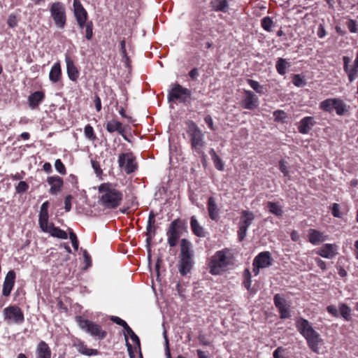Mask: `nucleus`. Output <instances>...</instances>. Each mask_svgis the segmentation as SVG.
Wrapping results in <instances>:
<instances>
[{
	"instance_id": "nucleus-1",
	"label": "nucleus",
	"mask_w": 358,
	"mask_h": 358,
	"mask_svg": "<svg viewBox=\"0 0 358 358\" xmlns=\"http://www.w3.org/2000/svg\"><path fill=\"white\" fill-rule=\"evenodd\" d=\"M296 328L300 334L306 339L308 348L315 353H319V345L322 343V338L316 331L311 323L306 319L298 317L296 320Z\"/></svg>"
},
{
	"instance_id": "nucleus-2",
	"label": "nucleus",
	"mask_w": 358,
	"mask_h": 358,
	"mask_svg": "<svg viewBox=\"0 0 358 358\" xmlns=\"http://www.w3.org/2000/svg\"><path fill=\"white\" fill-rule=\"evenodd\" d=\"M99 201L106 209L117 208L122 200V193L115 189L111 184L103 183L99 187Z\"/></svg>"
},
{
	"instance_id": "nucleus-3",
	"label": "nucleus",
	"mask_w": 358,
	"mask_h": 358,
	"mask_svg": "<svg viewBox=\"0 0 358 358\" xmlns=\"http://www.w3.org/2000/svg\"><path fill=\"white\" fill-rule=\"evenodd\" d=\"M187 125V134L193 153L201 157L203 161H205L206 155L203 149L206 145V141L203 133L193 121H188Z\"/></svg>"
},
{
	"instance_id": "nucleus-4",
	"label": "nucleus",
	"mask_w": 358,
	"mask_h": 358,
	"mask_svg": "<svg viewBox=\"0 0 358 358\" xmlns=\"http://www.w3.org/2000/svg\"><path fill=\"white\" fill-rule=\"evenodd\" d=\"M231 262V254L227 248L217 251L208 262L209 272L212 275H219L224 272Z\"/></svg>"
},
{
	"instance_id": "nucleus-5",
	"label": "nucleus",
	"mask_w": 358,
	"mask_h": 358,
	"mask_svg": "<svg viewBox=\"0 0 358 358\" xmlns=\"http://www.w3.org/2000/svg\"><path fill=\"white\" fill-rule=\"evenodd\" d=\"M192 256L191 243L185 238L182 239L178 262V270L182 275H186L191 271L194 264Z\"/></svg>"
},
{
	"instance_id": "nucleus-6",
	"label": "nucleus",
	"mask_w": 358,
	"mask_h": 358,
	"mask_svg": "<svg viewBox=\"0 0 358 358\" xmlns=\"http://www.w3.org/2000/svg\"><path fill=\"white\" fill-rule=\"evenodd\" d=\"M76 320L80 329L90 334L91 336L99 340H103L106 337L107 332L102 329L99 324L89 320L84 319L82 317H78Z\"/></svg>"
},
{
	"instance_id": "nucleus-7",
	"label": "nucleus",
	"mask_w": 358,
	"mask_h": 358,
	"mask_svg": "<svg viewBox=\"0 0 358 358\" xmlns=\"http://www.w3.org/2000/svg\"><path fill=\"white\" fill-rule=\"evenodd\" d=\"M50 13L56 27L63 29L66 24V8L64 3L59 1L52 3L50 6Z\"/></svg>"
},
{
	"instance_id": "nucleus-8",
	"label": "nucleus",
	"mask_w": 358,
	"mask_h": 358,
	"mask_svg": "<svg viewBox=\"0 0 358 358\" xmlns=\"http://www.w3.org/2000/svg\"><path fill=\"white\" fill-rule=\"evenodd\" d=\"M3 319L8 323L22 324L24 316L22 310L17 306H9L3 310Z\"/></svg>"
},
{
	"instance_id": "nucleus-9",
	"label": "nucleus",
	"mask_w": 358,
	"mask_h": 358,
	"mask_svg": "<svg viewBox=\"0 0 358 358\" xmlns=\"http://www.w3.org/2000/svg\"><path fill=\"white\" fill-rule=\"evenodd\" d=\"M190 96L191 91L189 89L183 87L178 83H176L169 92L168 99L169 101L178 100L180 102L185 103Z\"/></svg>"
},
{
	"instance_id": "nucleus-10",
	"label": "nucleus",
	"mask_w": 358,
	"mask_h": 358,
	"mask_svg": "<svg viewBox=\"0 0 358 358\" xmlns=\"http://www.w3.org/2000/svg\"><path fill=\"white\" fill-rule=\"evenodd\" d=\"M135 160L136 158L131 152L122 153L119 155L118 164L127 174H130L137 169Z\"/></svg>"
},
{
	"instance_id": "nucleus-11",
	"label": "nucleus",
	"mask_w": 358,
	"mask_h": 358,
	"mask_svg": "<svg viewBox=\"0 0 358 358\" xmlns=\"http://www.w3.org/2000/svg\"><path fill=\"white\" fill-rule=\"evenodd\" d=\"M73 14L80 29H83L88 22V14L80 0H73Z\"/></svg>"
},
{
	"instance_id": "nucleus-12",
	"label": "nucleus",
	"mask_w": 358,
	"mask_h": 358,
	"mask_svg": "<svg viewBox=\"0 0 358 358\" xmlns=\"http://www.w3.org/2000/svg\"><path fill=\"white\" fill-rule=\"evenodd\" d=\"M179 220H173L169 225L166 231L167 241L171 247L177 245L178 240L180 237V227L178 225Z\"/></svg>"
},
{
	"instance_id": "nucleus-13",
	"label": "nucleus",
	"mask_w": 358,
	"mask_h": 358,
	"mask_svg": "<svg viewBox=\"0 0 358 358\" xmlns=\"http://www.w3.org/2000/svg\"><path fill=\"white\" fill-rule=\"evenodd\" d=\"M273 302L281 319H288L291 317L289 305L282 295L276 294L273 297Z\"/></svg>"
},
{
	"instance_id": "nucleus-14",
	"label": "nucleus",
	"mask_w": 358,
	"mask_h": 358,
	"mask_svg": "<svg viewBox=\"0 0 358 358\" xmlns=\"http://www.w3.org/2000/svg\"><path fill=\"white\" fill-rule=\"evenodd\" d=\"M338 246L336 244L324 243L315 251V254L323 258L331 259L338 254Z\"/></svg>"
},
{
	"instance_id": "nucleus-15",
	"label": "nucleus",
	"mask_w": 358,
	"mask_h": 358,
	"mask_svg": "<svg viewBox=\"0 0 358 358\" xmlns=\"http://www.w3.org/2000/svg\"><path fill=\"white\" fill-rule=\"evenodd\" d=\"M124 338L126 341V345L129 355L131 358L134 357L133 347L128 341V337L129 336L131 341L134 343V348L138 347L140 348V340L138 336L133 331V330L129 327V325L124 329Z\"/></svg>"
},
{
	"instance_id": "nucleus-16",
	"label": "nucleus",
	"mask_w": 358,
	"mask_h": 358,
	"mask_svg": "<svg viewBox=\"0 0 358 358\" xmlns=\"http://www.w3.org/2000/svg\"><path fill=\"white\" fill-rule=\"evenodd\" d=\"M245 96L241 102V106L248 110H254L259 106L258 97L250 90L244 91Z\"/></svg>"
},
{
	"instance_id": "nucleus-17",
	"label": "nucleus",
	"mask_w": 358,
	"mask_h": 358,
	"mask_svg": "<svg viewBox=\"0 0 358 358\" xmlns=\"http://www.w3.org/2000/svg\"><path fill=\"white\" fill-rule=\"evenodd\" d=\"M273 261V259L269 252H262L255 257L253 266H257L259 268H264L271 266Z\"/></svg>"
},
{
	"instance_id": "nucleus-18",
	"label": "nucleus",
	"mask_w": 358,
	"mask_h": 358,
	"mask_svg": "<svg viewBox=\"0 0 358 358\" xmlns=\"http://www.w3.org/2000/svg\"><path fill=\"white\" fill-rule=\"evenodd\" d=\"M15 273L14 271L11 270L8 272L6 274L2 289V294L4 296H8L15 285Z\"/></svg>"
},
{
	"instance_id": "nucleus-19",
	"label": "nucleus",
	"mask_w": 358,
	"mask_h": 358,
	"mask_svg": "<svg viewBox=\"0 0 358 358\" xmlns=\"http://www.w3.org/2000/svg\"><path fill=\"white\" fill-rule=\"evenodd\" d=\"M65 62L66 64V73L69 78L73 82H76L79 78V71L75 65L73 59L70 56L66 55Z\"/></svg>"
},
{
	"instance_id": "nucleus-20",
	"label": "nucleus",
	"mask_w": 358,
	"mask_h": 358,
	"mask_svg": "<svg viewBox=\"0 0 358 358\" xmlns=\"http://www.w3.org/2000/svg\"><path fill=\"white\" fill-rule=\"evenodd\" d=\"M315 118L311 116H306L302 118L298 126V131L300 134H307L315 124Z\"/></svg>"
},
{
	"instance_id": "nucleus-21",
	"label": "nucleus",
	"mask_w": 358,
	"mask_h": 358,
	"mask_svg": "<svg viewBox=\"0 0 358 358\" xmlns=\"http://www.w3.org/2000/svg\"><path fill=\"white\" fill-rule=\"evenodd\" d=\"M308 241L314 245H317L320 244L321 243L324 242L327 240V236H325L322 232L314 229H310L308 230Z\"/></svg>"
},
{
	"instance_id": "nucleus-22",
	"label": "nucleus",
	"mask_w": 358,
	"mask_h": 358,
	"mask_svg": "<svg viewBox=\"0 0 358 358\" xmlns=\"http://www.w3.org/2000/svg\"><path fill=\"white\" fill-rule=\"evenodd\" d=\"M106 130L110 133H113L115 131L118 132V134H120L124 138V140L129 141V140L128 139L127 136L125 134V131L123 124L120 122L114 120L108 121L106 124Z\"/></svg>"
},
{
	"instance_id": "nucleus-23",
	"label": "nucleus",
	"mask_w": 358,
	"mask_h": 358,
	"mask_svg": "<svg viewBox=\"0 0 358 358\" xmlns=\"http://www.w3.org/2000/svg\"><path fill=\"white\" fill-rule=\"evenodd\" d=\"M48 183L51 186L49 192L55 195L60 192L63 186V180L59 176H50L47 178Z\"/></svg>"
},
{
	"instance_id": "nucleus-24",
	"label": "nucleus",
	"mask_w": 358,
	"mask_h": 358,
	"mask_svg": "<svg viewBox=\"0 0 358 358\" xmlns=\"http://www.w3.org/2000/svg\"><path fill=\"white\" fill-rule=\"evenodd\" d=\"M42 231L45 233L49 234L52 237L61 239L68 238L67 233L60 228L55 227L53 223H50L46 227V229L44 228Z\"/></svg>"
},
{
	"instance_id": "nucleus-25",
	"label": "nucleus",
	"mask_w": 358,
	"mask_h": 358,
	"mask_svg": "<svg viewBox=\"0 0 358 358\" xmlns=\"http://www.w3.org/2000/svg\"><path fill=\"white\" fill-rule=\"evenodd\" d=\"M44 99L45 94L41 91H36L31 94L28 97L29 108L32 110L37 108Z\"/></svg>"
},
{
	"instance_id": "nucleus-26",
	"label": "nucleus",
	"mask_w": 358,
	"mask_h": 358,
	"mask_svg": "<svg viewBox=\"0 0 358 358\" xmlns=\"http://www.w3.org/2000/svg\"><path fill=\"white\" fill-rule=\"evenodd\" d=\"M36 358H51V350L43 341H40L36 346Z\"/></svg>"
},
{
	"instance_id": "nucleus-27",
	"label": "nucleus",
	"mask_w": 358,
	"mask_h": 358,
	"mask_svg": "<svg viewBox=\"0 0 358 358\" xmlns=\"http://www.w3.org/2000/svg\"><path fill=\"white\" fill-rule=\"evenodd\" d=\"M190 227L192 233L200 238H203L206 236L205 229L199 224L196 216L193 215L190 218Z\"/></svg>"
},
{
	"instance_id": "nucleus-28",
	"label": "nucleus",
	"mask_w": 358,
	"mask_h": 358,
	"mask_svg": "<svg viewBox=\"0 0 358 358\" xmlns=\"http://www.w3.org/2000/svg\"><path fill=\"white\" fill-rule=\"evenodd\" d=\"M207 208L208 212L209 217L212 220L217 221L219 218V208L215 202V199L210 196L208 199Z\"/></svg>"
},
{
	"instance_id": "nucleus-29",
	"label": "nucleus",
	"mask_w": 358,
	"mask_h": 358,
	"mask_svg": "<svg viewBox=\"0 0 358 358\" xmlns=\"http://www.w3.org/2000/svg\"><path fill=\"white\" fill-rule=\"evenodd\" d=\"M209 6L215 12L226 13L229 8V3L227 0H212Z\"/></svg>"
},
{
	"instance_id": "nucleus-30",
	"label": "nucleus",
	"mask_w": 358,
	"mask_h": 358,
	"mask_svg": "<svg viewBox=\"0 0 358 358\" xmlns=\"http://www.w3.org/2000/svg\"><path fill=\"white\" fill-rule=\"evenodd\" d=\"M255 214L250 210H243L241 211V221L238 225L249 228L255 220Z\"/></svg>"
},
{
	"instance_id": "nucleus-31",
	"label": "nucleus",
	"mask_w": 358,
	"mask_h": 358,
	"mask_svg": "<svg viewBox=\"0 0 358 358\" xmlns=\"http://www.w3.org/2000/svg\"><path fill=\"white\" fill-rule=\"evenodd\" d=\"M62 77V69L59 62H56L52 66L50 73L49 78L50 80L53 83H57Z\"/></svg>"
},
{
	"instance_id": "nucleus-32",
	"label": "nucleus",
	"mask_w": 358,
	"mask_h": 358,
	"mask_svg": "<svg viewBox=\"0 0 358 358\" xmlns=\"http://www.w3.org/2000/svg\"><path fill=\"white\" fill-rule=\"evenodd\" d=\"M266 208L277 217H281L283 214L282 206L278 202L268 201L266 203Z\"/></svg>"
},
{
	"instance_id": "nucleus-33",
	"label": "nucleus",
	"mask_w": 358,
	"mask_h": 358,
	"mask_svg": "<svg viewBox=\"0 0 358 358\" xmlns=\"http://www.w3.org/2000/svg\"><path fill=\"white\" fill-rule=\"evenodd\" d=\"M336 98L327 99L320 103V108L328 113H331L334 110V106L336 103Z\"/></svg>"
},
{
	"instance_id": "nucleus-34",
	"label": "nucleus",
	"mask_w": 358,
	"mask_h": 358,
	"mask_svg": "<svg viewBox=\"0 0 358 358\" xmlns=\"http://www.w3.org/2000/svg\"><path fill=\"white\" fill-rule=\"evenodd\" d=\"M209 154L211 157V159L213 162L215 167L218 171H223L224 168V164L222 162V160L220 159V157L217 155L215 150L213 148H211L209 150Z\"/></svg>"
},
{
	"instance_id": "nucleus-35",
	"label": "nucleus",
	"mask_w": 358,
	"mask_h": 358,
	"mask_svg": "<svg viewBox=\"0 0 358 358\" xmlns=\"http://www.w3.org/2000/svg\"><path fill=\"white\" fill-rule=\"evenodd\" d=\"M289 66V63L283 58H278L275 64L277 72L282 76L286 73V69Z\"/></svg>"
},
{
	"instance_id": "nucleus-36",
	"label": "nucleus",
	"mask_w": 358,
	"mask_h": 358,
	"mask_svg": "<svg viewBox=\"0 0 358 358\" xmlns=\"http://www.w3.org/2000/svg\"><path fill=\"white\" fill-rule=\"evenodd\" d=\"M76 348L79 352L85 355L92 356L96 355L98 354V351L96 350L88 348L83 342L78 343L76 345Z\"/></svg>"
},
{
	"instance_id": "nucleus-37",
	"label": "nucleus",
	"mask_w": 358,
	"mask_h": 358,
	"mask_svg": "<svg viewBox=\"0 0 358 358\" xmlns=\"http://www.w3.org/2000/svg\"><path fill=\"white\" fill-rule=\"evenodd\" d=\"M336 103L334 106V110L337 115H343L348 111V108L346 104L343 102V100L336 98Z\"/></svg>"
},
{
	"instance_id": "nucleus-38",
	"label": "nucleus",
	"mask_w": 358,
	"mask_h": 358,
	"mask_svg": "<svg viewBox=\"0 0 358 358\" xmlns=\"http://www.w3.org/2000/svg\"><path fill=\"white\" fill-rule=\"evenodd\" d=\"M49 215L48 210H40L39 218H38V224L39 226L43 230L44 228L46 229V227L48 226L50 223L48 222Z\"/></svg>"
},
{
	"instance_id": "nucleus-39",
	"label": "nucleus",
	"mask_w": 358,
	"mask_h": 358,
	"mask_svg": "<svg viewBox=\"0 0 358 358\" xmlns=\"http://www.w3.org/2000/svg\"><path fill=\"white\" fill-rule=\"evenodd\" d=\"M338 309L341 316L343 317L345 320L350 321L351 320V309L347 304L343 303H339Z\"/></svg>"
},
{
	"instance_id": "nucleus-40",
	"label": "nucleus",
	"mask_w": 358,
	"mask_h": 358,
	"mask_svg": "<svg viewBox=\"0 0 358 358\" xmlns=\"http://www.w3.org/2000/svg\"><path fill=\"white\" fill-rule=\"evenodd\" d=\"M261 26L265 31L271 32L275 23L271 17L265 16L261 20Z\"/></svg>"
},
{
	"instance_id": "nucleus-41",
	"label": "nucleus",
	"mask_w": 358,
	"mask_h": 358,
	"mask_svg": "<svg viewBox=\"0 0 358 358\" xmlns=\"http://www.w3.org/2000/svg\"><path fill=\"white\" fill-rule=\"evenodd\" d=\"M344 71L347 74L350 83H352L358 77V67L353 64Z\"/></svg>"
},
{
	"instance_id": "nucleus-42",
	"label": "nucleus",
	"mask_w": 358,
	"mask_h": 358,
	"mask_svg": "<svg viewBox=\"0 0 358 358\" xmlns=\"http://www.w3.org/2000/svg\"><path fill=\"white\" fill-rule=\"evenodd\" d=\"M247 83L250 85V87L252 88L257 93H264V86L261 85L257 81L252 79H247Z\"/></svg>"
},
{
	"instance_id": "nucleus-43",
	"label": "nucleus",
	"mask_w": 358,
	"mask_h": 358,
	"mask_svg": "<svg viewBox=\"0 0 358 358\" xmlns=\"http://www.w3.org/2000/svg\"><path fill=\"white\" fill-rule=\"evenodd\" d=\"M84 134L85 138L90 141H94L96 138L94 131V129L90 124H87L85 127Z\"/></svg>"
},
{
	"instance_id": "nucleus-44",
	"label": "nucleus",
	"mask_w": 358,
	"mask_h": 358,
	"mask_svg": "<svg viewBox=\"0 0 358 358\" xmlns=\"http://www.w3.org/2000/svg\"><path fill=\"white\" fill-rule=\"evenodd\" d=\"M155 222V219L150 220L148 217V224H147V236L148 240L151 239L152 236L155 235V228L154 227V224Z\"/></svg>"
},
{
	"instance_id": "nucleus-45",
	"label": "nucleus",
	"mask_w": 358,
	"mask_h": 358,
	"mask_svg": "<svg viewBox=\"0 0 358 358\" xmlns=\"http://www.w3.org/2000/svg\"><path fill=\"white\" fill-rule=\"evenodd\" d=\"M120 52L122 55V58L124 59L125 63L127 64V66H128L129 62V59L126 50V42L124 39H122L120 41Z\"/></svg>"
},
{
	"instance_id": "nucleus-46",
	"label": "nucleus",
	"mask_w": 358,
	"mask_h": 358,
	"mask_svg": "<svg viewBox=\"0 0 358 358\" xmlns=\"http://www.w3.org/2000/svg\"><path fill=\"white\" fill-rule=\"evenodd\" d=\"M93 22L92 21L90 20L86 22L85 25V38L87 40H91L93 37Z\"/></svg>"
},
{
	"instance_id": "nucleus-47",
	"label": "nucleus",
	"mask_w": 358,
	"mask_h": 358,
	"mask_svg": "<svg viewBox=\"0 0 358 358\" xmlns=\"http://www.w3.org/2000/svg\"><path fill=\"white\" fill-rule=\"evenodd\" d=\"M279 169L285 177H289L287 162L285 160L281 159L279 162Z\"/></svg>"
},
{
	"instance_id": "nucleus-48",
	"label": "nucleus",
	"mask_w": 358,
	"mask_h": 358,
	"mask_svg": "<svg viewBox=\"0 0 358 358\" xmlns=\"http://www.w3.org/2000/svg\"><path fill=\"white\" fill-rule=\"evenodd\" d=\"M55 169L60 174H62V175H65L66 174V168H65V166L64 165V164L62 163V162L61 161V159H57L55 161Z\"/></svg>"
},
{
	"instance_id": "nucleus-49",
	"label": "nucleus",
	"mask_w": 358,
	"mask_h": 358,
	"mask_svg": "<svg viewBox=\"0 0 358 358\" xmlns=\"http://www.w3.org/2000/svg\"><path fill=\"white\" fill-rule=\"evenodd\" d=\"M347 27L351 33L358 32L357 24L355 20L349 19L348 22H347Z\"/></svg>"
},
{
	"instance_id": "nucleus-50",
	"label": "nucleus",
	"mask_w": 358,
	"mask_h": 358,
	"mask_svg": "<svg viewBox=\"0 0 358 358\" xmlns=\"http://www.w3.org/2000/svg\"><path fill=\"white\" fill-rule=\"evenodd\" d=\"M248 228L238 225V238L239 241H243L246 236Z\"/></svg>"
},
{
	"instance_id": "nucleus-51",
	"label": "nucleus",
	"mask_w": 358,
	"mask_h": 358,
	"mask_svg": "<svg viewBox=\"0 0 358 358\" xmlns=\"http://www.w3.org/2000/svg\"><path fill=\"white\" fill-rule=\"evenodd\" d=\"M15 189L17 193H24L29 189V185L25 181H20Z\"/></svg>"
},
{
	"instance_id": "nucleus-52",
	"label": "nucleus",
	"mask_w": 358,
	"mask_h": 358,
	"mask_svg": "<svg viewBox=\"0 0 358 358\" xmlns=\"http://www.w3.org/2000/svg\"><path fill=\"white\" fill-rule=\"evenodd\" d=\"M91 164H92V166L95 173L96 174V176H99L101 175L102 169H101L99 162L96 160L91 159Z\"/></svg>"
},
{
	"instance_id": "nucleus-53",
	"label": "nucleus",
	"mask_w": 358,
	"mask_h": 358,
	"mask_svg": "<svg viewBox=\"0 0 358 358\" xmlns=\"http://www.w3.org/2000/svg\"><path fill=\"white\" fill-rule=\"evenodd\" d=\"M292 83L296 87H301L304 83L303 78L299 74L294 75L292 78Z\"/></svg>"
},
{
	"instance_id": "nucleus-54",
	"label": "nucleus",
	"mask_w": 358,
	"mask_h": 358,
	"mask_svg": "<svg viewBox=\"0 0 358 358\" xmlns=\"http://www.w3.org/2000/svg\"><path fill=\"white\" fill-rule=\"evenodd\" d=\"M110 320L117 324L122 326L124 329L128 326L127 323L119 317L112 316Z\"/></svg>"
},
{
	"instance_id": "nucleus-55",
	"label": "nucleus",
	"mask_w": 358,
	"mask_h": 358,
	"mask_svg": "<svg viewBox=\"0 0 358 358\" xmlns=\"http://www.w3.org/2000/svg\"><path fill=\"white\" fill-rule=\"evenodd\" d=\"M245 280H244V286L247 289H249L251 286V280H250V273L249 270L246 269L245 271Z\"/></svg>"
},
{
	"instance_id": "nucleus-56",
	"label": "nucleus",
	"mask_w": 358,
	"mask_h": 358,
	"mask_svg": "<svg viewBox=\"0 0 358 358\" xmlns=\"http://www.w3.org/2000/svg\"><path fill=\"white\" fill-rule=\"evenodd\" d=\"M73 196L71 195H67L64 199V209L66 212H69L71 209V201Z\"/></svg>"
},
{
	"instance_id": "nucleus-57",
	"label": "nucleus",
	"mask_w": 358,
	"mask_h": 358,
	"mask_svg": "<svg viewBox=\"0 0 358 358\" xmlns=\"http://www.w3.org/2000/svg\"><path fill=\"white\" fill-rule=\"evenodd\" d=\"M7 23H8V25L11 28L15 27L17 24V17H15V15H9V17L8 18Z\"/></svg>"
},
{
	"instance_id": "nucleus-58",
	"label": "nucleus",
	"mask_w": 358,
	"mask_h": 358,
	"mask_svg": "<svg viewBox=\"0 0 358 358\" xmlns=\"http://www.w3.org/2000/svg\"><path fill=\"white\" fill-rule=\"evenodd\" d=\"M273 116L275 121H280L285 118V113L282 110H275L273 113Z\"/></svg>"
},
{
	"instance_id": "nucleus-59",
	"label": "nucleus",
	"mask_w": 358,
	"mask_h": 358,
	"mask_svg": "<svg viewBox=\"0 0 358 358\" xmlns=\"http://www.w3.org/2000/svg\"><path fill=\"white\" fill-rule=\"evenodd\" d=\"M204 122L208 124V127L211 130H213V131L215 130V127H214V124H213V120L210 115H206L204 117Z\"/></svg>"
},
{
	"instance_id": "nucleus-60",
	"label": "nucleus",
	"mask_w": 358,
	"mask_h": 358,
	"mask_svg": "<svg viewBox=\"0 0 358 358\" xmlns=\"http://www.w3.org/2000/svg\"><path fill=\"white\" fill-rule=\"evenodd\" d=\"M285 352V349L282 347H278L273 352V356L274 358H284L282 354Z\"/></svg>"
},
{
	"instance_id": "nucleus-61",
	"label": "nucleus",
	"mask_w": 358,
	"mask_h": 358,
	"mask_svg": "<svg viewBox=\"0 0 358 358\" xmlns=\"http://www.w3.org/2000/svg\"><path fill=\"white\" fill-rule=\"evenodd\" d=\"M315 261L317 266L320 267L322 271H325L327 269V264L324 261L318 257L315 258Z\"/></svg>"
},
{
	"instance_id": "nucleus-62",
	"label": "nucleus",
	"mask_w": 358,
	"mask_h": 358,
	"mask_svg": "<svg viewBox=\"0 0 358 358\" xmlns=\"http://www.w3.org/2000/svg\"><path fill=\"white\" fill-rule=\"evenodd\" d=\"M188 74L191 79L195 80L199 76V69L197 68H194L189 72Z\"/></svg>"
},
{
	"instance_id": "nucleus-63",
	"label": "nucleus",
	"mask_w": 358,
	"mask_h": 358,
	"mask_svg": "<svg viewBox=\"0 0 358 358\" xmlns=\"http://www.w3.org/2000/svg\"><path fill=\"white\" fill-rule=\"evenodd\" d=\"M331 213L335 217H340L339 206L337 203H334L331 208Z\"/></svg>"
},
{
	"instance_id": "nucleus-64",
	"label": "nucleus",
	"mask_w": 358,
	"mask_h": 358,
	"mask_svg": "<svg viewBox=\"0 0 358 358\" xmlns=\"http://www.w3.org/2000/svg\"><path fill=\"white\" fill-rule=\"evenodd\" d=\"M94 102L96 110L99 112L101 110V101L98 95H95Z\"/></svg>"
}]
</instances>
